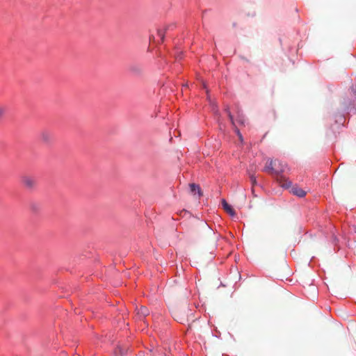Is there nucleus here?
<instances>
[{"instance_id":"nucleus-17","label":"nucleus","mask_w":356,"mask_h":356,"mask_svg":"<svg viewBox=\"0 0 356 356\" xmlns=\"http://www.w3.org/2000/svg\"><path fill=\"white\" fill-rule=\"evenodd\" d=\"M165 356H167V355H165Z\"/></svg>"},{"instance_id":"nucleus-3","label":"nucleus","mask_w":356,"mask_h":356,"mask_svg":"<svg viewBox=\"0 0 356 356\" xmlns=\"http://www.w3.org/2000/svg\"><path fill=\"white\" fill-rule=\"evenodd\" d=\"M189 309L186 307L183 309H177L173 312V316L176 321L181 323L188 321V314Z\"/></svg>"},{"instance_id":"nucleus-6","label":"nucleus","mask_w":356,"mask_h":356,"mask_svg":"<svg viewBox=\"0 0 356 356\" xmlns=\"http://www.w3.org/2000/svg\"><path fill=\"white\" fill-rule=\"evenodd\" d=\"M41 140L44 143H49L52 140V134L47 131H42L40 134Z\"/></svg>"},{"instance_id":"nucleus-8","label":"nucleus","mask_w":356,"mask_h":356,"mask_svg":"<svg viewBox=\"0 0 356 356\" xmlns=\"http://www.w3.org/2000/svg\"><path fill=\"white\" fill-rule=\"evenodd\" d=\"M189 186L192 193H195L197 191L198 193V197H201L202 195V193L199 185L195 184H191Z\"/></svg>"},{"instance_id":"nucleus-16","label":"nucleus","mask_w":356,"mask_h":356,"mask_svg":"<svg viewBox=\"0 0 356 356\" xmlns=\"http://www.w3.org/2000/svg\"><path fill=\"white\" fill-rule=\"evenodd\" d=\"M353 89L355 90V92L356 93V85L355 86V88Z\"/></svg>"},{"instance_id":"nucleus-11","label":"nucleus","mask_w":356,"mask_h":356,"mask_svg":"<svg viewBox=\"0 0 356 356\" xmlns=\"http://www.w3.org/2000/svg\"><path fill=\"white\" fill-rule=\"evenodd\" d=\"M225 111H226V112H227V115H228V116H229V120H230V121H231L232 124H234V118H233L232 115L231 114V112H230V111H229V108H227L225 109Z\"/></svg>"},{"instance_id":"nucleus-13","label":"nucleus","mask_w":356,"mask_h":356,"mask_svg":"<svg viewBox=\"0 0 356 356\" xmlns=\"http://www.w3.org/2000/svg\"><path fill=\"white\" fill-rule=\"evenodd\" d=\"M236 133H237L239 140L242 142L243 139V136H242L241 134L239 132V131L238 129H236Z\"/></svg>"},{"instance_id":"nucleus-7","label":"nucleus","mask_w":356,"mask_h":356,"mask_svg":"<svg viewBox=\"0 0 356 356\" xmlns=\"http://www.w3.org/2000/svg\"><path fill=\"white\" fill-rule=\"evenodd\" d=\"M222 207L223 209H225V211L229 213L230 216H234L235 215V211L234 210L232 209V207L226 202L225 200H222Z\"/></svg>"},{"instance_id":"nucleus-9","label":"nucleus","mask_w":356,"mask_h":356,"mask_svg":"<svg viewBox=\"0 0 356 356\" xmlns=\"http://www.w3.org/2000/svg\"><path fill=\"white\" fill-rule=\"evenodd\" d=\"M129 70L135 74H140L142 72V69L136 65H131L129 67Z\"/></svg>"},{"instance_id":"nucleus-1","label":"nucleus","mask_w":356,"mask_h":356,"mask_svg":"<svg viewBox=\"0 0 356 356\" xmlns=\"http://www.w3.org/2000/svg\"><path fill=\"white\" fill-rule=\"evenodd\" d=\"M288 170L287 165L278 159H268L266 161L264 170L269 174L276 176L277 181L283 188H289L291 181L283 175Z\"/></svg>"},{"instance_id":"nucleus-2","label":"nucleus","mask_w":356,"mask_h":356,"mask_svg":"<svg viewBox=\"0 0 356 356\" xmlns=\"http://www.w3.org/2000/svg\"><path fill=\"white\" fill-rule=\"evenodd\" d=\"M21 181L23 186L28 191H33L37 185L35 178L27 175L22 176Z\"/></svg>"},{"instance_id":"nucleus-15","label":"nucleus","mask_w":356,"mask_h":356,"mask_svg":"<svg viewBox=\"0 0 356 356\" xmlns=\"http://www.w3.org/2000/svg\"><path fill=\"white\" fill-rule=\"evenodd\" d=\"M250 179H251V181H252V184H254L256 183L255 177H253V176H251Z\"/></svg>"},{"instance_id":"nucleus-10","label":"nucleus","mask_w":356,"mask_h":356,"mask_svg":"<svg viewBox=\"0 0 356 356\" xmlns=\"http://www.w3.org/2000/svg\"><path fill=\"white\" fill-rule=\"evenodd\" d=\"M7 106L3 104H0V121L2 120L6 115Z\"/></svg>"},{"instance_id":"nucleus-5","label":"nucleus","mask_w":356,"mask_h":356,"mask_svg":"<svg viewBox=\"0 0 356 356\" xmlns=\"http://www.w3.org/2000/svg\"><path fill=\"white\" fill-rule=\"evenodd\" d=\"M136 314L137 318L139 320H141L149 314V310L146 307L142 306L139 309L137 310Z\"/></svg>"},{"instance_id":"nucleus-12","label":"nucleus","mask_w":356,"mask_h":356,"mask_svg":"<svg viewBox=\"0 0 356 356\" xmlns=\"http://www.w3.org/2000/svg\"><path fill=\"white\" fill-rule=\"evenodd\" d=\"M158 35L161 38V40H163L165 36V32L163 30L158 31Z\"/></svg>"},{"instance_id":"nucleus-14","label":"nucleus","mask_w":356,"mask_h":356,"mask_svg":"<svg viewBox=\"0 0 356 356\" xmlns=\"http://www.w3.org/2000/svg\"><path fill=\"white\" fill-rule=\"evenodd\" d=\"M31 209L33 211H36L38 209V206L36 204H31Z\"/></svg>"},{"instance_id":"nucleus-4","label":"nucleus","mask_w":356,"mask_h":356,"mask_svg":"<svg viewBox=\"0 0 356 356\" xmlns=\"http://www.w3.org/2000/svg\"><path fill=\"white\" fill-rule=\"evenodd\" d=\"M289 188H290L291 193L299 197H303L307 194L306 191H305L303 189H302L301 188L298 187L296 185L293 186L291 184V186Z\"/></svg>"}]
</instances>
